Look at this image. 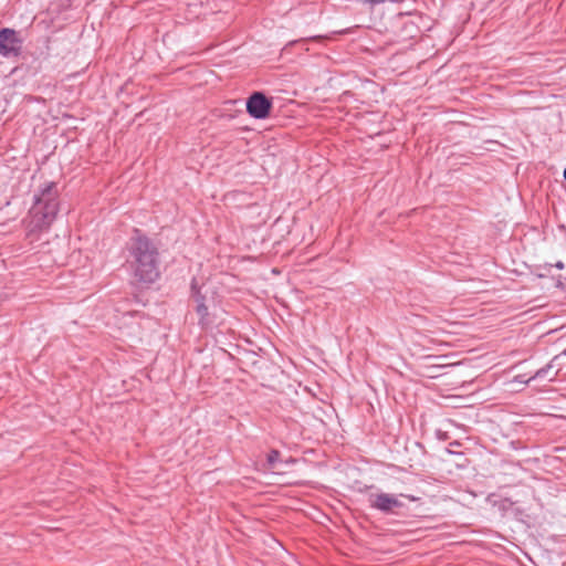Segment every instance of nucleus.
Here are the masks:
<instances>
[{
  "instance_id": "obj_2",
  "label": "nucleus",
  "mask_w": 566,
  "mask_h": 566,
  "mask_svg": "<svg viewBox=\"0 0 566 566\" xmlns=\"http://www.w3.org/2000/svg\"><path fill=\"white\" fill-rule=\"evenodd\" d=\"M59 210L57 190L54 182H48L34 195V205L31 208V227L33 230L48 228L55 219Z\"/></svg>"
},
{
  "instance_id": "obj_11",
  "label": "nucleus",
  "mask_w": 566,
  "mask_h": 566,
  "mask_svg": "<svg viewBox=\"0 0 566 566\" xmlns=\"http://www.w3.org/2000/svg\"><path fill=\"white\" fill-rule=\"evenodd\" d=\"M450 446H459V442H453Z\"/></svg>"
},
{
  "instance_id": "obj_3",
  "label": "nucleus",
  "mask_w": 566,
  "mask_h": 566,
  "mask_svg": "<svg viewBox=\"0 0 566 566\" xmlns=\"http://www.w3.org/2000/svg\"><path fill=\"white\" fill-rule=\"evenodd\" d=\"M272 108V101L262 92H253L247 99V112L255 119H264Z\"/></svg>"
},
{
  "instance_id": "obj_8",
  "label": "nucleus",
  "mask_w": 566,
  "mask_h": 566,
  "mask_svg": "<svg viewBox=\"0 0 566 566\" xmlns=\"http://www.w3.org/2000/svg\"><path fill=\"white\" fill-rule=\"evenodd\" d=\"M280 452L277 450H271L270 453L268 454V463L271 468H274L275 463L279 461L280 459Z\"/></svg>"
},
{
  "instance_id": "obj_5",
  "label": "nucleus",
  "mask_w": 566,
  "mask_h": 566,
  "mask_svg": "<svg viewBox=\"0 0 566 566\" xmlns=\"http://www.w3.org/2000/svg\"><path fill=\"white\" fill-rule=\"evenodd\" d=\"M20 51V41L17 33L11 29H2L0 31V54L3 56L18 55Z\"/></svg>"
},
{
  "instance_id": "obj_4",
  "label": "nucleus",
  "mask_w": 566,
  "mask_h": 566,
  "mask_svg": "<svg viewBox=\"0 0 566 566\" xmlns=\"http://www.w3.org/2000/svg\"><path fill=\"white\" fill-rule=\"evenodd\" d=\"M368 502L370 507L386 514L394 513L403 505L396 495L389 493L370 494Z\"/></svg>"
},
{
  "instance_id": "obj_7",
  "label": "nucleus",
  "mask_w": 566,
  "mask_h": 566,
  "mask_svg": "<svg viewBox=\"0 0 566 566\" xmlns=\"http://www.w3.org/2000/svg\"><path fill=\"white\" fill-rule=\"evenodd\" d=\"M552 370V365L548 364L546 365L545 367L543 368H539L533 376L532 378L534 379H545V378H548V380H554L556 374H554L553 376H549V373Z\"/></svg>"
},
{
  "instance_id": "obj_12",
  "label": "nucleus",
  "mask_w": 566,
  "mask_h": 566,
  "mask_svg": "<svg viewBox=\"0 0 566 566\" xmlns=\"http://www.w3.org/2000/svg\"><path fill=\"white\" fill-rule=\"evenodd\" d=\"M564 178L566 180V168L564 169Z\"/></svg>"
},
{
  "instance_id": "obj_10",
  "label": "nucleus",
  "mask_w": 566,
  "mask_h": 566,
  "mask_svg": "<svg viewBox=\"0 0 566 566\" xmlns=\"http://www.w3.org/2000/svg\"><path fill=\"white\" fill-rule=\"evenodd\" d=\"M555 266H556L557 269H564V263H563L562 261H558V262L555 264Z\"/></svg>"
},
{
  "instance_id": "obj_6",
  "label": "nucleus",
  "mask_w": 566,
  "mask_h": 566,
  "mask_svg": "<svg viewBox=\"0 0 566 566\" xmlns=\"http://www.w3.org/2000/svg\"><path fill=\"white\" fill-rule=\"evenodd\" d=\"M195 298L197 302V313L200 316V321L202 322L205 317L208 315V307L203 303V296L200 293H195Z\"/></svg>"
},
{
  "instance_id": "obj_1",
  "label": "nucleus",
  "mask_w": 566,
  "mask_h": 566,
  "mask_svg": "<svg viewBox=\"0 0 566 566\" xmlns=\"http://www.w3.org/2000/svg\"><path fill=\"white\" fill-rule=\"evenodd\" d=\"M129 253L135 277L144 283L155 282L159 276L158 252L153 242L138 230H135L130 239Z\"/></svg>"
},
{
  "instance_id": "obj_13",
  "label": "nucleus",
  "mask_w": 566,
  "mask_h": 566,
  "mask_svg": "<svg viewBox=\"0 0 566 566\" xmlns=\"http://www.w3.org/2000/svg\"><path fill=\"white\" fill-rule=\"evenodd\" d=\"M564 354L566 355V348H565V352H564Z\"/></svg>"
},
{
  "instance_id": "obj_9",
  "label": "nucleus",
  "mask_w": 566,
  "mask_h": 566,
  "mask_svg": "<svg viewBox=\"0 0 566 566\" xmlns=\"http://www.w3.org/2000/svg\"><path fill=\"white\" fill-rule=\"evenodd\" d=\"M534 378L530 377V378H525L524 375H517L515 376L514 380L520 382V384H528L531 380H533Z\"/></svg>"
}]
</instances>
